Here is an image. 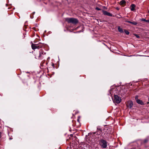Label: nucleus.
Wrapping results in <instances>:
<instances>
[{
    "label": "nucleus",
    "mask_w": 149,
    "mask_h": 149,
    "mask_svg": "<svg viewBox=\"0 0 149 149\" xmlns=\"http://www.w3.org/2000/svg\"><path fill=\"white\" fill-rule=\"evenodd\" d=\"M66 21L68 23L76 24L78 22V20L74 18H66L65 19Z\"/></svg>",
    "instance_id": "obj_1"
},
{
    "label": "nucleus",
    "mask_w": 149,
    "mask_h": 149,
    "mask_svg": "<svg viewBox=\"0 0 149 149\" xmlns=\"http://www.w3.org/2000/svg\"><path fill=\"white\" fill-rule=\"evenodd\" d=\"M99 143L101 147L103 148H106L108 145V142L106 140L101 139L99 141Z\"/></svg>",
    "instance_id": "obj_2"
},
{
    "label": "nucleus",
    "mask_w": 149,
    "mask_h": 149,
    "mask_svg": "<svg viewBox=\"0 0 149 149\" xmlns=\"http://www.w3.org/2000/svg\"><path fill=\"white\" fill-rule=\"evenodd\" d=\"M45 54L43 51L41 49L39 51V53L35 55V58L37 59H42L43 58V56Z\"/></svg>",
    "instance_id": "obj_3"
},
{
    "label": "nucleus",
    "mask_w": 149,
    "mask_h": 149,
    "mask_svg": "<svg viewBox=\"0 0 149 149\" xmlns=\"http://www.w3.org/2000/svg\"><path fill=\"white\" fill-rule=\"evenodd\" d=\"M31 43H32V48L33 50L36 49H40L43 46V44L40 42H39L38 44L33 43L32 42H31Z\"/></svg>",
    "instance_id": "obj_4"
},
{
    "label": "nucleus",
    "mask_w": 149,
    "mask_h": 149,
    "mask_svg": "<svg viewBox=\"0 0 149 149\" xmlns=\"http://www.w3.org/2000/svg\"><path fill=\"white\" fill-rule=\"evenodd\" d=\"M114 97V99L113 100L114 102H116L117 104H119L121 102V99L118 95H115Z\"/></svg>",
    "instance_id": "obj_5"
},
{
    "label": "nucleus",
    "mask_w": 149,
    "mask_h": 149,
    "mask_svg": "<svg viewBox=\"0 0 149 149\" xmlns=\"http://www.w3.org/2000/svg\"><path fill=\"white\" fill-rule=\"evenodd\" d=\"M133 105L132 102L131 101H129L127 102V103L126 104V105L128 107L131 108L132 107Z\"/></svg>",
    "instance_id": "obj_6"
},
{
    "label": "nucleus",
    "mask_w": 149,
    "mask_h": 149,
    "mask_svg": "<svg viewBox=\"0 0 149 149\" xmlns=\"http://www.w3.org/2000/svg\"><path fill=\"white\" fill-rule=\"evenodd\" d=\"M102 12L103 14L104 15H107L109 16H112V14H111V13L106 11L105 10H102Z\"/></svg>",
    "instance_id": "obj_7"
},
{
    "label": "nucleus",
    "mask_w": 149,
    "mask_h": 149,
    "mask_svg": "<svg viewBox=\"0 0 149 149\" xmlns=\"http://www.w3.org/2000/svg\"><path fill=\"white\" fill-rule=\"evenodd\" d=\"M135 99L136 100V102L138 104H141V105L143 104V103L142 101H141L140 100L138 99V96H136L135 97Z\"/></svg>",
    "instance_id": "obj_8"
},
{
    "label": "nucleus",
    "mask_w": 149,
    "mask_h": 149,
    "mask_svg": "<svg viewBox=\"0 0 149 149\" xmlns=\"http://www.w3.org/2000/svg\"><path fill=\"white\" fill-rule=\"evenodd\" d=\"M135 5L134 4H132L130 6V10L131 11H134L135 10Z\"/></svg>",
    "instance_id": "obj_9"
},
{
    "label": "nucleus",
    "mask_w": 149,
    "mask_h": 149,
    "mask_svg": "<svg viewBox=\"0 0 149 149\" xmlns=\"http://www.w3.org/2000/svg\"><path fill=\"white\" fill-rule=\"evenodd\" d=\"M126 3V1L125 0H123L120 1L119 3V4L120 5H124Z\"/></svg>",
    "instance_id": "obj_10"
},
{
    "label": "nucleus",
    "mask_w": 149,
    "mask_h": 149,
    "mask_svg": "<svg viewBox=\"0 0 149 149\" xmlns=\"http://www.w3.org/2000/svg\"><path fill=\"white\" fill-rule=\"evenodd\" d=\"M118 31L119 32L121 33H123V29L122 28H120V26H118Z\"/></svg>",
    "instance_id": "obj_11"
},
{
    "label": "nucleus",
    "mask_w": 149,
    "mask_h": 149,
    "mask_svg": "<svg viewBox=\"0 0 149 149\" xmlns=\"http://www.w3.org/2000/svg\"><path fill=\"white\" fill-rule=\"evenodd\" d=\"M127 22L134 25H136L137 24V23L136 22H132L130 21H127Z\"/></svg>",
    "instance_id": "obj_12"
},
{
    "label": "nucleus",
    "mask_w": 149,
    "mask_h": 149,
    "mask_svg": "<svg viewBox=\"0 0 149 149\" xmlns=\"http://www.w3.org/2000/svg\"><path fill=\"white\" fill-rule=\"evenodd\" d=\"M97 131H101V129L100 128V127H97Z\"/></svg>",
    "instance_id": "obj_13"
},
{
    "label": "nucleus",
    "mask_w": 149,
    "mask_h": 149,
    "mask_svg": "<svg viewBox=\"0 0 149 149\" xmlns=\"http://www.w3.org/2000/svg\"><path fill=\"white\" fill-rule=\"evenodd\" d=\"M125 32L126 34L127 35H129L130 33L128 31L126 30H125Z\"/></svg>",
    "instance_id": "obj_14"
},
{
    "label": "nucleus",
    "mask_w": 149,
    "mask_h": 149,
    "mask_svg": "<svg viewBox=\"0 0 149 149\" xmlns=\"http://www.w3.org/2000/svg\"><path fill=\"white\" fill-rule=\"evenodd\" d=\"M140 20L141 21L146 22V20L144 18H142Z\"/></svg>",
    "instance_id": "obj_15"
},
{
    "label": "nucleus",
    "mask_w": 149,
    "mask_h": 149,
    "mask_svg": "<svg viewBox=\"0 0 149 149\" xmlns=\"http://www.w3.org/2000/svg\"><path fill=\"white\" fill-rule=\"evenodd\" d=\"M135 36H136V37L137 38H140L139 36V35H137V34H136L135 35Z\"/></svg>",
    "instance_id": "obj_16"
},
{
    "label": "nucleus",
    "mask_w": 149,
    "mask_h": 149,
    "mask_svg": "<svg viewBox=\"0 0 149 149\" xmlns=\"http://www.w3.org/2000/svg\"><path fill=\"white\" fill-rule=\"evenodd\" d=\"M95 9L96 10H101V9L100 8L97 7H96L95 8Z\"/></svg>",
    "instance_id": "obj_17"
},
{
    "label": "nucleus",
    "mask_w": 149,
    "mask_h": 149,
    "mask_svg": "<svg viewBox=\"0 0 149 149\" xmlns=\"http://www.w3.org/2000/svg\"><path fill=\"white\" fill-rule=\"evenodd\" d=\"M1 134H2V133L0 131V139L1 137Z\"/></svg>",
    "instance_id": "obj_18"
},
{
    "label": "nucleus",
    "mask_w": 149,
    "mask_h": 149,
    "mask_svg": "<svg viewBox=\"0 0 149 149\" xmlns=\"http://www.w3.org/2000/svg\"><path fill=\"white\" fill-rule=\"evenodd\" d=\"M135 56V55H130V56H129V57H131V56Z\"/></svg>",
    "instance_id": "obj_19"
},
{
    "label": "nucleus",
    "mask_w": 149,
    "mask_h": 149,
    "mask_svg": "<svg viewBox=\"0 0 149 149\" xmlns=\"http://www.w3.org/2000/svg\"><path fill=\"white\" fill-rule=\"evenodd\" d=\"M146 22L148 23H149V20H146Z\"/></svg>",
    "instance_id": "obj_20"
},
{
    "label": "nucleus",
    "mask_w": 149,
    "mask_h": 149,
    "mask_svg": "<svg viewBox=\"0 0 149 149\" xmlns=\"http://www.w3.org/2000/svg\"><path fill=\"white\" fill-rule=\"evenodd\" d=\"M111 90H110V91L109 92H110V94L111 95Z\"/></svg>",
    "instance_id": "obj_21"
},
{
    "label": "nucleus",
    "mask_w": 149,
    "mask_h": 149,
    "mask_svg": "<svg viewBox=\"0 0 149 149\" xmlns=\"http://www.w3.org/2000/svg\"><path fill=\"white\" fill-rule=\"evenodd\" d=\"M147 141H146V140H145V142H147Z\"/></svg>",
    "instance_id": "obj_22"
},
{
    "label": "nucleus",
    "mask_w": 149,
    "mask_h": 149,
    "mask_svg": "<svg viewBox=\"0 0 149 149\" xmlns=\"http://www.w3.org/2000/svg\"><path fill=\"white\" fill-rule=\"evenodd\" d=\"M116 9H117V10H119V8H116Z\"/></svg>",
    "instance_id": "obj_23"
},
{
    "label": "nucleus",
    "mask_w": 149,
    "mask_h": 149,
    "mask_svg": "<svg viewBox=\"0 0 149 149\" xmlns=\"http://www.w3.org/2000/svg\"><path fill=\"white\" fill-rule=\"evenodd\" d=\"M52 65H53H53H54V64H53H53H52Z\"/></svg>",
    "instance_id": "obj_24"
},
{
    "label": "nucleus",
    "mask_w": 149,
    "mask_h": 149,
    "mask_svg": "<svg viewBox=\"0 0 149 149\" xmlns=\"http://www.w3.org/2000/svg\"><path fill=\"white\" fill-rule=\"evenodd\" d=\"M148 12L149 13V10H148Z\"/></svg>",
    "instance_id": "obj_25"
}]
</instances>
